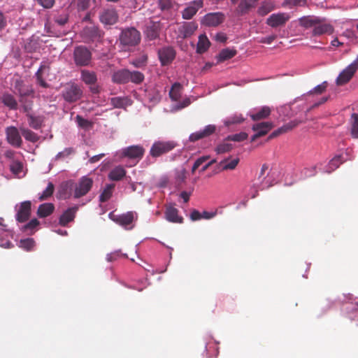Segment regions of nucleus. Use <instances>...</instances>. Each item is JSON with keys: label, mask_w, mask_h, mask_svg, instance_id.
I'll return each instance as SVG.
<instances>
[{"label": "nucleus", "mask_w": 358, "mask_h": 358, "mask_svg": "<svg viewBox=\"0 0 358 358\" xmlns=\"http://www.w3.org/2000/svg\"><path fill=\"white\" fill-rule=\"evenodd\" d=\"M141 35L134 27L124 29L119 37L120 44L127 48L135 47L141 42Z\"/></svg>", "instance_id": "1"}, {"label": "nucleus", "mask_w": 358, "mask_h": 358, "mask_svg": "<svg viewBox=\"0 0 358 358\" xmlns=\"http://www.w3.org/2000/svg\"><path fill=\"white\" fill-rule=\"evenodd\" d=\"M177 143L173 141H157L154 142L150 150V155L154 158H157L173 150Z\"/></svg>", "instance_id": "2"}, {"label": "nucleus", "mask_w": 358, "mask_h": 358, "mask_svg": "<svg viewBox=\"0 0 358 358\" xmlns=\"http://www.w3.org/2000/svg\"><path fill=\"white\" fill-rule=\"evenodd\" d=\"M73 60L77 66H89L92 61V52L85 46H77L73 50Z\"/></svg>", "instance_id": "3"}, {"label": "nucleus", "mask_w": 358, "mask_h": 358, "mask_svg": "<svg viewBox=\"0 0 358 358\" xmlns=\"http://www.w3.org/2000/svg\"><path fill=\"white\" fill-rule=\"evenodd\" d=\"M93 180L88 176L81 177L73 185V197L79 199L85 196L93 186Z\"/></svg>", "instance_id": "4"}, {"label": "nucleus", "mask_w": 358, "mask_h": 358, "mask_svg": "<svg viewBox=\"0 0 358 358\" xmlns=\"http://www.w3.org/2000/svg\"><path fill=\"white\" fill-rule=\"evenodd\" d=\"M83 95V90L76 83H71L66 84L62 91V96L64 100L69 103L78 101Z\"/></svg>", "instance_id": "5"}, {"label": "nucleus", "mask_w": 358, "mask_h": 358, "mask_svg": "<svg viewBox=\"0 0 358 358\" xmlns=\"http://www.w3.org/2000/svg\"><path fill=\"white\" fill-rule=\"evenodd\" d=\"M103 34V31L94 25L85 27L81 32V36L85 43L101 41Z\"/></svg>", "instance_id": "6"}, {"label": "nucleus", "mask_w": 358, "mask_h": 358, "mask_svg": "<svg viewBox=\"0 0 358 358\" xmlns=\"http://www.w3.org/2000/svg\"><path fill=\"white\" fill-rule=\"evenodd\" d=\"M99 18L105 26H111L117 23L119 16L115 8H107L100 11Z\"/></svg>", "instance_id": "7"}, {"label": "nucleus", "mask_w": 358, "mask_h": 358, "mask_svg": "<svg viewBox=\"0 0 358 358\" xmlns=\"http://www.w3.org/2000/svg\"><path fill=\"white\" fill-rule=\"evenodd\" d=\"M225 19L224 14L221 12L209 13L201 19V24L206 27H217Z\"/></svg>", "instance_id": "8"}, {"label": "nucleus", "mask_w": 358, "mask_h": 358, "mask_svg": "<svg viewBox=\"0 0 358 358\" xmlns=\"http://www.w3.org/2000/svg\"><path fill=\"white\" fill-rule=\"evenodd\" d=\"M145 153V149L141 145H131L121 150L120 157L140 160Z\"/></svg>", "instance_id": "9"}, {"label": "nucleus", "mask_w": 358, "mask_h": 358, "mask_svg": "<svg viewBox=\"0 0 358 358\" xmlns=\"http://www.w3.org/2000/svg\"><path fill=\"white\" fill-rule=\"evenodd\" d=\"M176 55L173 47L166 46L158 50V56L162 66H167L172 63Z\"/></svg>", "instance_id": "10"}, {"label": "nucleus", "mask_w": 358, "mask_h": 358, "mask_svg": "<svg viewBox=\"0 0 358 358\" xmlns=\"http://www.w3.org/2000/svg\"><path fill=\"white\" fill-rule=\"evenodd\" d=\"M203 7V0H194L191 1L182 11V17L184 20H191Z\"/></svg>", "instance_id": "11"}, {"label": "nucleus", "mask_w": 358, "mask_h": 358, "mask_svg": "<svg viewBox=\"0 0 358 358\" xmlns=\"http://www.w3.org/2000/svg\"><path fill=\"white\" fill-rule=\"evenodd\" d=\"M273 127V124L271 122H262L253 124L252 129L256 134L252 136L251 141H255L256 139L265 136Z\"/></svg>", "instance_id": "12"}, {"label": "nucleus", "mask_w": 358, "mask_h": 358, "mask_svg": "<svg viewBox=\"0 0 358 358\" xmlns=\"http://www.w3.org/2000/svg\"><path fill=\"white\" fill-rule=\"evenodd\" d=\"M289 16L287 13H274L267 18L266 24L273 28H275L278 27L284 26L289 20Z\"/></svg>", "instance_id": "13"}, {"label": "nucleus", "mask_w": 358, "mask_h": 358, "mask_svg": "<svg viewBox=\"0 0 358 358\" xmlns=\"http://www.w3.org/2000/svg\"><path fill=\"white\" fill-rule=\"evenodd\" d=\"M6 134L7 141L10 145L16 148L21 147L22 140L18 129L15 127H7Z\"/></svg>", "instance_id": "14"}, {"label": "nucleus", "mask_w": 358, "mask_h": 358, "mask_svg": "<svg viewBox=\"0 0 358 358\" xmlns=\"http://www.w3.org/2000/svg\"><path fill=\"white\" fill-rule=\"evenodd\" d=\"M31 203L30 201H25L20 203L16 214V220L19 222H26L31 215Z\"/></svg>", "instance_id": "15"}, {"label": "nucleus", "mask_w": 358, "mask_h": 358, "mask_svg": "<svg viewBox=\"0 0 358 358\" xmlns=\"http://www.w3.org/2000/svg\"><path fill=\"white\" fill-rule=\"evenodd\" d=\"M160 30V22L151 21L147 24L144 33L150 41H152L159 37Z\"/></svg>", "instance_id": "16"}, {"label": "nucleus", "mask_w": 358, "mask_h": 358, "mask_svg": "<svg viewBox=\"0 0 358 358\" xmlns=\"http://www.w3.org/2000/svg\"><path fill=\"white\" fill-rule=\"evenodd\" d=\"M216 131V127L213 124H208L205 127L203 130L192 133L189 139L191 142H195L200 139L206 138L211 134H214Z\"/></svg>", "instance_id": "17"}, {"label": "nucleus", "mask_w": 358, "mask_h": 358, "mask_svg": "<svg viewBox=\"0 0 358 358\" xmlns=\"http://www.w3.org/2000/svg\"><path fill=\"white\" fill-rule=\"evenodd\" d=\"M197 29L198 24L194 21L184 22L179 29V33L182 38H187L191 37Z\"/></svg>", "instance_id": "18"}, {"label": "nucleus", "mask_w": 358, "mask_h": 358, "mask_svg": "<svg viewBox=\"0 0 358 358\" xmlns=\"http://www.w3.org/2000/svg\"><path fill=\"white\" fill-rule=\"evenodd\" d=\"M356 72L349 65L343 70L336 78V83L338 86H342L348 83Z\"/></svg>", "instance_id": "19"}, {"label": "nucleus", "mask_w": 358, "mask_h": 358, "mask_svg": "<svg viewBox=\"0 0 358 358\" xmlns=\"http://www.w3.org/2000/svg\"><path fill=\"white\" fill-rule=\"evenodd\" d=\"M112 220L125 229H131V227H128L134 221V213L133 212H127L125 214L113 216Z\"/></svg>", "instance_id": "20"}, {"label": "nucleus", "mask_w": 358, "mask_h": 358, "mask_svg": "<svg viewBox=\"0 0 358 358\" xmlns=\"http://www.w3.org/2000/svg\"><path fill=\"white\" fill-rule=\"evenodd\" d=\"M78 208L77 206H74L69 208L67 210H66L59 217V224L61 226L65 227L69 222H72L76 217V213L78 210Z\"/></svg>", "instance_id": "21"}, {"label": "nucleus", "mask_w": 358, "mask_h": 358, "mask_svg": "<svg viewBox=\"0 0 358 358\" xmlns=\"http://www.w3.org/2000/svg\"><path fill=\"white\" fill-rule=\"evenodd\" d=\"M259 0H241L236 12L238 15H243L248 13L252 8H255Z\"/></svg>", "instance_id": "22"}, {"label": "nucleus", "mask_w": 358, "mask_h": 358, "mask_svg": "<svg viewBox=\"0 0 358 358\" xmlns=\"http://www.w3.org/2000/svg\"><path fill=\"white\" fill-rule=\"evenodd\" d=\"M333 27L330 24L324 22V20L320 18V22L317 24L313 30L314 36H320L324 34H331Z\"/></svg>", "instance_id": "23"}, {"label": "nucleus", "mask_w": 358, "mask_h": 358, "mask_svg": "<svg viewBox=\"0 0 358 358\" xmlns=\"http://www.w3.org/2000/svg\"><path fill=\"white\" fill-rule=\"evenodd\" d=\"M40 38L33 35L26 40L24 48L27 52L31 53L36 52L40 48Z\"/></svg>", "instance_id": "24"}, {"label": "nucleus", "mask_w": 358, "mask_h": 358, "mask_svg": "<svg viewBox=\"0 0 358 358\" xmlns=\"http://www.w3.org/2000/svg\"><path fill=\"white\" fill-rule=\"evenodd\" d=\"M166 219L171 222L182 223L183 218L178 215V210L173 206H169L165 211Z\"/></svg>", "instance_id": "25"}, {"label": "nucleus", "mask_w": 358, "mask_h": 358, "mask_svg": "<svg viewBox=\"0 0 358 358\" xmlns=\"http://www.w3.org/2000/svg\"><path fill=\"white\" fill-rule=\"evenodd\" d=\"M129 70L120 69L113 73L112 80L117 84H125L129 83Z\"/></svg>", "instance_id": "26"}, {"label": "nucleus", "mask_w": 358, "mask_h": 358, "mask_svg": "<svg viewBox=\"0 0 358 358\" xmlns=\"http://www.w3.org/2000/svg\"><path fill=\"white\" fill-rule=\"evenodd\" d=\"M80 78L87 85H95L97 81L96 74L94 71L83 69L80 72Z\"/></svg>", "instance_id": "27"}, {"label": "nucleus", "mask_w": 358, "mask_h": 358, "mask_svg": "<svg viewBox=\"0 0 358 358\" xmlns=\"http://www.w3.org/2000/svg\"><path fill=\"white\" fill-rule=\"evenodd\" d=\"M55 210V206L51 203H45L38 206L37 215L41 218L50 215Z\"/></svg>", "instance_id": "28"}, {"label": "nucleus", "mask_w": 358, "mask_h": 358, "mask_svg": "<svg viewBox=\"0 0 358 358\" xmlns=\"http://www.w3.org/2000/svg\"><path fill=\"white\" fill-rule=\"evenodd\" d=\"M320 22V17L316 16H304L299 19V24L301 27L308 29L313 27Z\"/></svg>", "instance_id": "29"}, {"label": "nucleus", "mask_w": 358, "mask_h": 358, "mask_svg": "<svg viewBox=\"0 0 358 358\" xmlns=\"http://www.w3.org/2000/svg\"><path fill=\"white\" fill-rule=\"evenodd\" d=\"M0 99L1 102L10 110H16L17 108V102L11 94L5 92L0 97Z\"/></svg>", "instance_id": "30"}, {"label": "nucleus", "mask_w": 358, "mask_h": 358, "mask_svg": "<svg viewBox=\"0 0 358 358\" xmlns=\"http://www.w3.org/2000/svg\"><path fill=\"white\" fill-rule=\"evenodd\" d=\"M125 169L121 166H117L109 172L108 178L113 181H119L122 180L125 176Z\"/></svg>", "instance_id": "31"}, {"label": "nucleus", "mask_w": 358, "mask_h": 358, "mask_svg": "<svg viewBox=\"0 0 358 358\" xmlns=\"http://www.w3.org/2000/svg\"><path fill=\"white\" fill-rule=\"evenodd\" d=\"M271 110L268 106H263L255 113L250 114L252 120L257 121L265 119L271 115Z\"/></svg>", "instance_id": "32"}, {"label": "nucleus", "mask_w": 358, "mask_h": 358, "mask_svg": "<svg viewBox=\"0 0 358 358\" xmlns=\"http://www.w3.org/2000/svg\"><path fill=\"white\" fill-rule=\"evenodd\" d=\"M210 45V42L205 34H201L199 37V41L196 47V52L203 54L208 50Z\"/></svg>", "instance_id": "33"}, {"label": "nucleus", "mask_w": 358, "mask_h": 358, "mask_svg": "<svg viewBox=\"0 0 358 358\" xmlns=\"http://www.w3.org/2000/svg\"><path fill=\"white\" fill-rule=\"evenodd\" d=\"M345 162L342 155H338L335 156L333 159L330 160L327 166V172L330 173L332 171H335L338 169L341 164H342Z\"/></svg>", "instance_id": "34"}, {"label": "nucleus", "mask_w": 358, "mask_h": 358, "mask_svg": "<svg viewBox=\"0 0 358 358\" xmlns=\"http://www.w3.org/2000/svg\"><path fill=\"white\" fill-rule=\"evenodd\" d=\"M27 117L28 118L29 125L34 129H39L43 122V119L41 116H34L31 113H27Z\"/></svg>", "instance_id": "35"}, {"label": "nucleus", "mask_w": 358, "mask_h": 358, "mask_svg": "<svg viewBox=\"0 0 358 358\" xmlns=\"http://www.w3.org/2000/svg\"><path fill=\"white\" fill-rule=\"evenodd\" d=\"M239 161L238 157L231 159H224L220 162V165L223 171L234 170L238 164Z\"/></svg>", "instance_id": "36"}, {"label": "nucleus", "mask_w": 358, "mask_h": 358, "mask_svg": "<svg viewBox=\"0 0 358 358\" xmlns=\"http://www.w3.org/2000/svg\"><path fill=\"white\" fill-rule=\"evenodd\" d=\"M236 53L237 51L236 50H231L229 48L223 49L217 56V62H222L227 59H231L236 55Z\"/></svg>", "instance_id": "37"}, {"label": "nucleus", "mask_w": 358, "mask_h": 358, "mask_svg": "<svg viewBox=\"0 0 358 358\" xmlns=\"http://www.w3.org/2000/svg\"><path fill=\"white\" fill-rule=\"evenodd\" d=\"M182 87L180 83H175L169 92V96L173 101H178L181 97Z\"/></svg>", "instance_id": "38"}, {"label": "nucleus", "mask_w": 358, "mask_h": 358, "mask_svg": "<svg viewBox=\"0 0 358 358\" xmlns=\"http://www.w3.org/2000/svg\"><path fill=\"white\" fill-rule=\"evenodd\" d=\"M110 103L114 108H123L129 105V99L127 97L116 96L111 98Z\"/></svg>", "instance_id": "39"}, {"label": "nucleus", "mask_w": 358, "mask_h": 358, "mask_svg": "<svg viewBox=\"0 0 358 358\" xmlns=\"http://www.w3.org/2000/svg\"><path fill=\"white\" fill-rule=\"evenodd\" d=\"M115 188L114 184H109L106 186L103 192L99 196V201L101 203H104L109 200L113 194V191Z\"/></svg>", "instance_id": "40"}, {"label": "nucleus", "mask_w": 358, "mask_h": 358, "mask_svg": "<svg viewBox=\"0 0 358 358\" xmlns=\"http://www.w3.org/2000/svg\"><path fill=\"white\" fill-rule=\"evenodd\" d=\"M20 131L24 138L31 143H36L39 140V136L30 129L20 128Z\"/></svg>", "instance_id": "41"}, {"label": "nucleus", "mask_w": 358, "mask_h": 358, "mask_svg": "<svg viewBox=\"0 0 358 358\" xmlns=\"http://www.w3.org/2000/svg\"><path fill=\"white\" fill-rule=\"evenodd\" d=\"M129 82L135 84H141L144 80V75L138 71H129Z\"/></svg>", "instance_id": "42"}, {"label": "nucleus", "mask_w": 358, "mask_h": 358, "mask_svg": "<svg viewBox=\"0 0 358 358\" xmlns=\"http://www.w3.org/2000/svg\"><path fill=\"white\" fill-rule=\"evenodd\" d=\"M274 9V6L271 3L264 2L257 10V13L261 16H264L271 12Z\"/></svg>", "instance_id": "43"}, {"label": "nucleus", "mask_w": 358, "mask_h": 358, "mask_svg": "<svg viewBox=\"0 0 358 358\" xmlns=\"http://www.w3.org/2000/svg\"><path fill=\"white\" fill-rule=\"evenodd\" d=\"M243 120L244 118L242 117L241 114H234L232 116L227 117L224 121V123L227 127H229L231 124H240L243 122Z\"/></svg>", "instance_id": "44"}, {"label": "nucleus", "mask_w": 358, "mask_h": 358, "mask_svg": "<svg viewBox=\"0 0 358 358\" xmlns=\"http://www.w3.org/2000/svg\"><path fill=\"white\" fill-rule=\"evenodd\" d=\"M55 190L54 185L52 182H49L45 189L43 192L41 194L39 195L38 199L40 201H43L48 199L50 197Z\"/></svg>", "instance_id": "45"}, {"label": "nucleus", "mask_w": 358, "mask_h": 358, "mask_svg": "<svg viewBox=\"0 0 358 358\" xmlns=\"http://www.w3.org/2000/svg\"><path fill=\"white\" fill-rule=\"evenodd\" d=\"M225 140L223 143L219 144L215 150L218 154H223L231 151L233 148V145Z\"/></svg>", "instance_id": "46"}, {"label": "nucleus", "mask_w": 358, "mask_h": 358, "mask_svg": "<svg viewBox=\"0 0 358 358\" xmlns=\"http://www.w3.org/2000/svg\"><path fill=\"white\" fill-rule=\"evenodd\" d=\"M19 247L27 251H30L34 247V241L31 238L22 239L19 243Z\"/></svg>", "instance_id": "47"}, {"label": "nucleus", "mask_w": 358, "mask_h": 358, "mask_svg": "<svg viewBox=\"0 0 358 358\" xmlns=\"http://www.w3.org/2000/svg\"><path fill=\"white\" fill-rule=\"evenodd\" d=\"M352 119L351 135L353 138H358V114L353 113Z\"/></svg>", "instance_id": "48"}, {"label": "nucleus", "mask_w": 358, "mask_h": 358, "mask_svg": "<svg viewBox=\"0 0 358 358\" xmlns=\"http://www.w3.org/2000/svg\"><path fill=\"white\" fill-rule=\"evenodd\" d=\"M54 20L58 25L64 26L69 20V15L66 12H63L62 13L55 16Z\"/></svg>", "instance_id": "49"}, {"label": "nucleus", "mask_w": 358, "mask_h": 358, "mask_svg": "<svg viewBox=\"0 0 358 358\" xmlns=\"http://www.w3.org/2000/svg\"><path fill=\"white\" fill-rule=\"evenodd\" d=\"M248 134L245 132H241L239 134H236L233 135H230L227 136L226 138L227 141H233L235 142H241L244 140L247 139Z\"/></svg>", "instance_id": "50"}, {"label": "nucleus", "mask_w": 358, "mask_h": 358, "mask_svg": "<svg viewBox=\"0 0 358 358\" xmlns=\"http://www.w3.org/2000/svg\"><path fill=\"white\" fill-rule=\"evenodd\" d=\"M22 168L23 165L19 161H13L10 165V170L15 175L20 173L22 171Z\"/></svg>", "instance_id": "51"}, {"label": "nucleus", "mask_w": 358, "mask_h": 358, "mask_svg": "<svg viewBox=\"0 0 358 358\" xmlns=\"http://www.w3.org/2000/svg\"><path fill=\"white\" fill-rule=\"evenodd\" d=\"M39 224V222L37 219L34 218L32 219L30 222H29L27 224L23 226L22 231L24 232H27L30 231L32 232V231Z\"/></svg>", "instance_id": "52"}, {"label": "nucleus", "mask_w": 358, "mask_h": 358, "mask_svg": "<svg viewBox=\"0 0 358 358\" xmlns=\"http://www.w3.org/2000/svg\"><path fill=\"white\" fill-rule=\"evenodd\" d=\"M121 257H127V255L122 253L120 250H117L108 254L106 259L108 262H113Z\"/></svg>", "instance_id": "53"}, {"label": "nucleus", "mask_w": 358, "mask_h": 358, "mask_svg": "<svg viewBox=\"0 0 358 358\" xmlns=\"http://www.w3.org/2000/svg\"><path fill=\"white\" fill-rule=\"evenodd\" d=\"M43 66H41L37 72L36 73V77L38 83L43 87L47 88L48 87V84L45 81V80L43 78L42 71H43Z\"/></svg>", "instance_id": "54"}, {"label": "nucleus", "mask_w": 358, "mask_h": 358, "mask_svg": "<svg viewBox=\"0 0 358 358\" xmlns=\"http://www.w3.org/2000/svg\"><path fill=\"white\" fill-rule=\"evenodd\" d=\"M161 10H169L173 7L172 0H157Z\"/></svg>", "instance_id": "55"}, {"label": "nucleus", "mask_w": 358, "mask_h": 358, "mask_svg": "<svg viewBox=\"0 0 358 358\" xmlns=\"http://www.w3.org/2000/svg\"><path fill=\"white\" fill-rule=\"evenodd\" d=\"M148 57L147 55H142L141 57L134 59L131 64L136 68H141L145 66L147 63Z\"/></svg>", "instance_id": "56"}, {"label": "nucleus", "mask_w": 358, "mask_h": 358, "mask_svg": "<svg viewBox=\"0 0 358 358\" xmlns=\"http://www.w3.org/2000/svg\"><path fill=\"white\" fill-rule=\"evenodd\" d=\"M187 178V171L185 169L178 170L176 173V181L179 183L184 182Z\"/></svg>", "instance_id": "57"}, {"label": "nucleus", "mask_w": 358, "mask_h": 358, "mask_svg": "<svg viewBox=\"0 0 358 358\" xmlns=\"http://www.w3.org/2000/svg\"><path fill=\"white\" fill-rule=\"evenodd\" d=\"M76 122L78 123V124L80 127H83V128H87L89 127L90 126H91V122L83 118L82 116L78 115L76 117Z\"/></svg>", "instance_id": "58"}, {"label": "nucleus", "mask_w": 358, "mask_h": 358, "mask_svg": "<svg viewBox=\"0 0 358 358\" xmlns=\"http://www.w3.org/2000/svg\"><path fill=\"white\" fill-rule=\"evenodd\" d=\"M94 1L95 0H78V8L81 10H87L91 5V3Z\"/></svg>", "instance_id": "59"}, {"label": "nucleus", "mask_w": 358, "mask_h": 358, "mask_svg": "<svg viewBox=\"0 0 358 358\" xmlns=\"http://www.w3.org/2000/svg\"><path fill=\"white\" fill-rule=\"evenodd\" d=\"M209 157L208 156H203V157H199V159H197L192 168V173H194L195 172V171L201 166L202 165L207 159H208Z\"/></svg>", "instance_id": "60"}, {"label": "nucleus", "mask_w": 358, "mask_h": 358, "mask_svg": "<svg viewBox=\"0 0 358 358\" xmlns=\"http://www.w3.org/2000/svg\"><path fill=\"white\" fill-rule=\"evenodd\" d=\"M327 87V83L326 81L323 82L322 84L318 85L317 86L314 87L313 90L310 91V93L320 94L326 90Z\"/></svg>", "instance_id": "61"}, {"label": "nucleus", "mask_w": 358, "mask_h": 358, "mask_svg": "<svg viewBox=\"0 0 358 358\" xmlns=\"http://www.w3.org/2000/svg\"><path fill=\"white\" fill-rule=\"evenodd\" d=\"M73 152V149L72 148H65L63 151L59 152L56 155V159H61L64 157H67L71 155Z\"/></svg>", "instance_id": "62"}, {"label": "nucleus", "mask_w": 358, "mask_h": 358, "mask_svg": "<svg viewBox=\"0 0 358 358\" xmlns=\"http://www.w3.org/2000/svg\"><path fill=\"white\" fill-rule=\"evenodd\" d=\"M37 2L45 8H50L55 4V0H37Z\"/></svg>", "instance_id": "63"}, {"label": "nucleus", "mask_w": 358, "mask_h": 358, "mask_svg": "<svg viewBox=\"0 0 358 358\" xmlns=\"http://www.w3.org/2000/svg\"><path fill=\"white\" fill-rule=\"evenodd\" d=\"M276 35L273 34L267 37H263L259 40L261 43L271 44L276 38Z\"/></svg>", "instance_id": "64"}]
</instances>
